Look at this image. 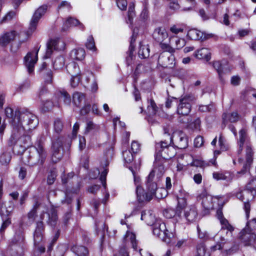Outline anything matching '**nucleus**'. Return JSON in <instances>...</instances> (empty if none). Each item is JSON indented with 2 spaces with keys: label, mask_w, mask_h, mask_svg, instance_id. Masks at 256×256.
<instances>
[{
  "label": "nucleus",
  "mask_w": 256,
  "mask_h": 256,
  "mask_svg": "<svg viewBox=\"0 0 256 256\" xmlns=\"http://www.w3.org/2000/svg\"><path fill=\"white\" fill-rule=\"evenodd\" d=\"M6 118L10 119L12 134L10 138L12 144H16L23 147L24 151L30 144V136L27 131L34 128L38 122L36 116L29 112H22L16 110L14 112L10 107L5 109Z\"/></svg>",
  "instance_id": "1"
},
{
  "label": "nucleus",
  "mask_w": 256,
  "mask_h": 256,
  "mask_svg": "<svg viewBox=\"0 0 256 256\" xmlns=\"http://www.w3.org/2000/svg\"><path fill=\"white\" fill-rule=\"evenodd\" d=\"M153 178L148 176L146 186L148 192H144V190L140 186L136 188L138 200L140 202L150 201L154 196L158 198H162L166 194V190L164 188H158L157 182Z\"/></svg>",
  "instance_id": "2"
},
{
  "label": "nucleus",
  "mask_w": 256,
  "mask_h": 256,
  "mask_svg": "<svg viewBox=\"0 0 256 256\" xmlns=\"http://www.w3.org/2000/svg\"><path fill=\"white\" fill-rule=\"evenodd\" d=\"M188 194L183 190H180L177 196L178 206L176 214L181 216L182 211L184 210V216L186 220L190 222L195 221L198 216V210L194 206H186V198Z\"/></svg>",
  "instance_id": "3"
},
{
  "label": "nucleus",
  "mask_w": 256,
  "mask_h": 256,
  "mask_svg": "<svg viewBox=\"0 0 256 256\" xmlns=\"http://www.w3.org/2000/svg\"><path fill=\"white\" fill-rule=\"evenodd\" d=\"M172 142V137H170L168 140H162L156 144V154L155 158L157 160H162L166 162V160L173 158L176 152L174 148L170 146V144Z\"/></svg>",
  "instance_id": "4"
},
{
  "label": "nucleus",
  "mask_w": 256,
  "mask_h": 256,
  "mask_svg": "<svg viewBox=\"0 0 256 256\" xmlns=\"http://www.w3.org/2000/svg\"><path fill=\"white\" fill-rule=\"evenodd\" d=\"M154 235L159 238L163 242L169 244L174 236L172 232H170L166 227L165 223L157 220L152 226Z\"/></svg>",
  "instance_id": "5"
},
{
  "label": "nucleus",
  "mask_w": 256,
  "mask_h": 256,
  "mask_svg": "<svg viewBox=\"0 0 256 256\" xmlns=\"http://www.w3.org/2000/svg\"><path fill=\"white\" fill-rule=\"evenodd\" d=\"M222 196H212L208 194L206 191H203L197 197L198 201H201L203 208L206 210H210L214 208V203L215 200H219L222 198Z\"/></svg>",
  "instance_id": "6"
},
{
  "label": "nucleus",
  "mask_w": 256,
  "mask_h": 256,
  "mask_svg": "<svg viewBox=\"0 0 256 256\" xmlns=\"http://www.w3.org/2000/svg\"><path fill=\"white\" fill-rule=\"evenodd\" d=\"M47 10L46 6L39 7L34 13L30 20V26L27 31V35L30 36L36 30L38 23L41 17L46 13Z\"/></svg>",
  "instance_id": "7"
},
{
  "label": "nucleus",
  "mask_w": 256,
  "mask_h": 256,
  "mask_svg": "<svg viewBox=\"0 0 256 256\" xmlns=\"http://www.w3.org/2000/svg\"><path fill=\"white\" fill-rule=\"evenodd\" d=\"M248 224L240 233V238L245 246H250L256 242V234Z\"/></svg>",
  "instance_id": "8"
},
{
  "label": "nucleus",
  "mask_w": 256,
  "mask_h": 256,
  "mask_svg": "<svg viewBox=\"0 0 256 256\" xmlns=\"http://www.w3.org/2000/svg\"><path fill=\"white\" fill-rule=\"evenodd\" d=\"M190 98L189 96H185L180 99L179 104L177 107V113L181 115L182 118L188 116V114L191 110Z\"/></svg>",
  "instance_id": "9"
},
{
  "label": "nucleus",
  "mask_w": 256,
  "mask_h": 256,
  "mask_svg": "<svg viewBox=\"0 0 256 256\" xmlns=\"http://www.w3.org/2000/svg\"><path fill=\"white\" fill-rule=\"evenodd\" d=\"M44 224L42 222H38L36 224V227L34 234V244L38 247V249L40 252L45 251V248L43 246H40V242L43 240Z\"/></svg>",
  "instance_id": "10"
},
{
  "label": "nucleus",
  "mask_w": 256,
  "mask_h": 256,
  "mask_svg": "<svg viewBox=\"0 0 256 256\" xmlns=\"http://www.w3.org/2000/svg\"><path fill=\"white\" fill-rule=\"evenodd\" d=\"M158 64L164 68H172L176 64L175 57L173 54L162 52L159 56Z\"/></svg>",
  "instance_id": "11"
},
{
  "label": "nucleus",
  "mask_w": 256,
  "mask_h": 256,
  "mask_svg": "<svg viewBox=\"0 0 256 256\" xmlns=\"http://www.w3.org/2000/svg\"><path fill=\"white\" fill-rule=\"evenodd\" d=\"M65 48V44L61 40H51L47 44V49L45 58H48L52 54L53 50H62Z\"/></svg>",
  "instance_id": "12"
},
{
  "label": "nucleus",
  "mask_w": 256,
  "mask_h": 256,
  "mask_svg": "<svg viewBox=\"0 0 256 256\" xmlns=\"http://www.w3.org/2000/svg\"><path fill=\"white\" fill-rule=\"evenodd\" d=\"M166 162L162 160H157L155 159L154 163V168L150 172L148 176L150 178H153L156 180H159L163 176L165 169L164 163Z\"/></svg>",
  "instance_id": "13"
},
{
  "label": "nucleus",
  "mask_w": 256,
  "mask_h": 256,
  "mask_svg": "<svg viewBox=\"0 0 256 256\" xmlns=\"http://www.w3.org/2000/svg\"><path fill=\"white\" fill-rule=\"evenodd\" d=\"M62 146V142L59 138L52 142L51 159L53 163H57L61 160L62 156V154L60 152Z\"/></svg>",
  "instance_id": "14"
},
{
  "label": "nucleus",
  "mask_w": 256,
  "mask_h": 256,
  "mask_svg": "<svg viewBox=\"0 0 256 256\" xmlns=\"http://www.w3.org/2000/svg\"><path fill=\"white\" fill-rule=\"evenodd\" d=\"M178 121L181 123L186 124L192 130H200V120L198 118L192 116H191L184 118L179 116L178 118Z\"/></svg>",
  "instance_id": "15"
},
{
  "label": "nucleus",
  "mask_w": 256,
  "mask_h": 256,
  "mask_svg": "<svg viewBox=\"0 0 256 256\" xmlns=\"http://www.w3.org/2000/svg\"><path fill=\"white\" fill-rule=\"evenodd\" d=\"M38 50L36 52H28L24 58L25 66L30 74L33 72L34 64L38 60Z\"/></svg>",
  "instance_id": "16"
},
{
  "label": "nucleus",
  "mask_w": 256,
  "mask_h": 256,
  "mask_svg": "<svg viewBox=\"0 0 256 256\" xmlns=\"http://www.w3.org/2000/svg\"><path fill=\"white\" fill-rule=\"evenodd\" d=\"M34 150L36 152V160L33 162V163L36 164H42L46 158V152L44 148V144L40 141H38L34 147Z\"/></svg>",
  "instance_id": "17"
},
{
  "label": "nucleus",
  "mask_w": 256,
  "mask_h": 256,
  "mask_svg": "<svg viewBox=\"0 0 256 256\" xmlns=\"http://www.w3.org/2000/svg\"><path fill=\"white\" fill-rule=\"evenodd\" d=\"M18 35V33L14 30L6 32L0 37V44L2 46L8 45L12 41L14 40Z\"/></svg>",
  "instance_id": "18"
},
{
  "label": "nucleus",
  "mask_w": 256,
  "mask_h": 256,
  "mask_svg": "<svg viewBox=\"0 0 256 256\" xmlns=\"http://www.w3.org/2000/svg\"><path fill=\"white\" fill-rule=\"evenodd\" d=\"M188 34L192 40H206L212 36V34H206L196 29L189 30Z\"/></svg>",
  "instance_id": "19"
},
{
  "label": "nucleus",
  "mask_w": 256,
  "mask_h": 256,
  "mask_svg": "<svg viewBox=\"0 0 256 256\" xmlns=\"http://www.w3.org/2000/svg\"><path fill=\"white\" fill-rule=\"evenodd\" d=\"M213 66L218 73L220 81L222 83H224V76L229 72L230 70L223 66L220 61L214 62Z\"/></svg>",
  "instance_id": "20"
},
{
  "label": "nucleus",
  "mask_w": 256,
  "mask_h": 256,
  "mask_svg": "<svg viewBox=\"0 0 256 256\" xmlns=\"http://www.w3.org/2000/svg\"><path fill=\"white\" fill-rule=\"evenodd\" d=\"M152 36L156 41L160 44L168 38V34L164 28H158L154 30Z\"/></svg>",
  "instance_id": "21"
},
{
  "label": "nucleus",
  "mask_w": 256,
  "mask_h": 256,
  "mask_svg": "<svg viewBox=\"0 0 256 256\" xmlns=\"http://www.w3.org/2000/svg\"><path fill=\"white\" fill-rule=\"evenodd\" d=\"M252 156L253 152L251 147L247 146L246 148V163L244 165L242 170L239 172L240 174H244L247 170L249 168L253 161Z\"/></svg>",
  "instance_id": "22"
},
{
  "label": "nucleus",
  "mask_w": 256,
  "mask_h": 256,
  "mask_svg": "<svg viewBox=\"0 0 256 256\" xmlns=\"http://www.w3.org/2000/svg\"><path fill=\"white\" fill-rule=\"evenodd\" d=\"M256 194V190L254 188H247L244 191L238 192L236 194V198L240 200L243 201L244 200H246L247 198H252L253 199Z\"/></svg>",
  "instance_id": "23"
},
{
  "label": "nucleus",
  "mask_w": 256,
  "mask_h": 256,
  "mask_svg": "<svg viewBox=\"0 0 256 256\" xmlns=\"http://www.w3.org/2000/svg\"><path fill=\"white\" fill-rule=\"evenodd\" d=\"M46 66V63L43 62L40 68V71L41 76L44 80L45 83L49 84L52 82V73L50 70H45Z\"/></svg>",
  "instance_id": "24"
},
{
  "label": "nucleus",
  "mask_w": 256,
  "mask_h": 256,
  "mask_svg": "<svg viewBox=\"0 0 256 256\" xmlns=\"http://www.w3.org/2000/svg\"><path fill=\"white\" fill-rule=\"evenodd\" d=\"M211 53L210 50L207 48H202L198 50L195 56L198 59L204 60L206 62L210 60L211 58Z\"/></svg>",
  "instance_id": "25"
},
{
  "label": "nucleus",
  "mask_w": 256,
  "mask_h": 256,
  "mask_svg": "<svg viewBox=\"0 0 256 256\" xmlns=\"http://www.w3.org/2000/svg\"><path fill=\"white\" fill-rule=\"evenodd\" d=\"M248 130L246 128H242L239 132V140L238 142V154H240L242 150L244 142L248 139Z\"/></svg>",
  "instance_id": "26"
},
{
  "label": "nucleus",
  "mask_w": 256,
  "mask_h": 256,
  "mask_svg": "<svg viewBox=\"0 0 256 256\" xmlns=\"http://www.w3.org/2000/svg\"><path fill=\"white\" fill-rule=\"evenodd\" d=\"M141 219L144 220L148 225L152 226L156 223V218L150 211L143 212L142 213Z\"/></svg>",
  "instance_id": "27"
},
{
  "label": "nucleus",
  "mask_w": 256,
  "mask_h": 256,
  "mask_svg": "<svg viewBox=\"0 0 256 256\" xmlns=\"http://www.w3.org/2000/svg\"><path fill=\"white\" fill-rule=\"evenodd\" d=\"M70 56L72 60H82L85 56V50L82 48L74 49L71 51Z\"/></svg>",
  "instance_id": "28"
},
{
  "label": "nucleus",
  "mask_w": 256,
  "mask_h": 256,
  "mask_svg": "<svg viewBox=\"0 0 256 256\" xmlns=\"http://www.w3.org/2000/svg\"><path fill=\"white\" fill-rule=\"evenodd\" d=\"M66 70L68 72L72 77L76 76H80V73L79 70V68L75 62H71L66 65Z\"/></svg>",
  "instance_id": "29"
},
{
  "label": "nucleus",
  "mask_w": 256,
  "mask_h": 256,
  "mask_svg": "<svg viewBox=\"0 0 256 256\" xmlns=\"http://www.w3.org/2000/svg\"><path fill=\"white\" fill-rule=\"evenodd\" d=\"M85 98L86 96L84 93L76 92L72 95V102L75 106L80 107L82 102H84Z\"/></svg>",
  "instance_id": "30"
},
{
  "label": "nucleus",
  "mask_w": 256,
  "mask_h": 256,
  "mask_svg": "<svg viewBox=\"0 0 256 256\" xmlns=\"http://www.w3.org/2000/svg\"><path fill=\"white\" fill-rule=\"evenodd\" d=\"M24 236L22 228H19L15 232L14 238L12 239V244L20 245L24 241Z\"/></svg>",
  "instance_id": "31"
},
{
  "label": "nucleus",
  "mask_w": 256,
  "mask_h": 256,
  "mask_svg": "<svg viewBox=\"0 0 256 256\" xmlns=\"http://www.w3.org/2000/svg\"><path fill=\"white\" fill-rule=\"evenodd\" d=\"M12 210V207H7L2 201L0 202V215L2 219L10 218Z\"/></svg>",
  "instance_id": "32"
},
{
  "label": "nucleus",
  "mask_w": 256,
  "mask_h": 256,
  "mask_svg": "<svg viewBox=\"0 0 256 256\" xmlns=\"http://www.w3.org/2000/svg\"><path fill=\"white\" fill-rule=\"evenodd\" d=\"M72 250L77 256H88L89 252L88 249L82 246H74L72 248Z\"/></svg>",
  "instance_id": "33"
},
{
  "label": "nucleus",
  "mask_w": 256,
  "mask_h": 256,
  "mask_svg": "<svg viewBox=\"0 0 256 256\" xmlns=\"http://www.w3.org/2000/svg\"><path fill=\"white\" fill-rule=\"evenodd\" d=\"M176 144L177 147L180 149L185 148L188 146L187 137L182 132L178 134Z\"/></svg>",
  "instance_id": "34"
},
{
  "label": "nucleus",
  "mask_w": 256,
  "mask_h": 256,
  "mask_svg": "<svg viewBox=\"0 0 256 256\" xmlns=\"http://www.w3.org/2000/svg\"><path fill=\"white\" fill-rule=\"evenodd\" d=\"M220 224L221 225L220 232L222 233L224 230H227L226 234H228L231 236L232 232L234 230V226L229 223L228 221L226 218L224 220H222L220 222Z\"/></svg>",
  "instance_id": "35"
},
{
  "label": "nucleus",
  "mask_w": 256,
  "mask_h": 256,
  "mask_svg": "<svg viewBox=\"0 0 256 256\" xmlns=\"http://www.w3.org/2000/svg\"><path fill=\"white\" fill-rule=\"evenodd\" d=\"M223 122L224 124L230 122H236L239 120V115L236 112H233L228 114H224L222 115Z\"/></svg>",
  "instance_id": "36"
},
{
  "label": "nucleus",
  "mask_w": 256,
  "mask_h": 256,
  "mask_svg": "<svg viewBox=\"0 0 256 256\" xmlns=\"http://www.w3.org/2000/svg\"><path fill=\"white\" fill-rule=\"evenodd\" d=\"M228 244V240L224 238L223 236H221L220 238V241L218 242V243L211 247L210 249L212 251H215L217 250L224 249L226 250L228 247L226 246V244Z\"/></svg>",
  "instance_id": "37"
},
{
  "label": "nucleus",
  "mask_w": 256,
  "mask_h": 256,
  "mask_svg": "<svg viewBox=\"0 0 256 256\" xmlns=\"http://www.w3.org/2000/svg\"><path fill=\"white\" fill-rule=\"evenodd\" d=\"M48 222L52 226H55L58 220L57 212L55 208H52L48 212Z\"/></svg>",
  "instance_id": "38"
},
{
  "label": "nucleus",
  "mask_w": 256,
  "mask_h": 256,
  "mask_svg": "<svg viewBox=\"0 0 256 256\" xmlns=\"http://www.w3.org/2000/svg\"><path fill=\"white\" fill-rule=\"evenodd\" d=\"M80 24V22L77 19L70 17L64 23V26L62 28V30L63 32H66L68 30L69 27L76 26Z\"/></svg>",
  "instance_id": "39"
},
{
  "label": "nucleus",
  "mask_w": 256,
  "mask_h": 256,
  "mask_svg": "<svg viewBox=\"0 0 256 256\" xmlns=\"http://www.w3.org/2000/svg\"><path fill=\"white\" fill-rule=\"evenodd\" d=\"M150 48L148 45H141L138 52V56L141 58H146L150 56Z\"/></svg>",
  "instance_id": "40"
},
{
  "label": "nucleus",
  "mask_w": 256,
  "mask_h": 256,
  "mask_svg": "<svg viewBox=\"0 0 256 256\" xmlns=\"http://www.w3.org/2000/svg\"><path fill=\"white\" fill-rule=\"evenodd\" d=\"M195 256H210V254L207 251L204 244H200L196 246V254Z\"/></svg>",
  "instance_id": "41"
},
{
  "label": "nucleus",
  "mask_w": 256,
  "mask_h": 256,
  "mask_svg": "<svg viewBox=\"0 0 256 256\" xmlns=\"http://www.w3.org/2000/svg\"><path fill=\"white\" fill-rule=\"evenodd\" d=\"M58 98L60 100H62L65 104L69 106L71 102V98L70 94L64 90L60 91Z\"/></svg>",
  "instance_id": "42"
},
{
  "label": "nucleus",
  "mask_w": 256,
  "mask_h": 256,
  "mask_svg": "<svg viewBox=\"0 0 256 256\" xmlns=\"http://www.w3.org/2000/svg\"><path fill=\"white\" fill-rule=\"evenodd\" d=\"M136 38V34H134V32L132 35V36L131 40L130 42V48H129V49H130L129 50H130L129 56L126 58V61L128 64H130L128 62L130 60H132V54L133 51L134 50V44L135 42Z\"/></svg>",
  "instance_id": "43"
},
{
  "label": "nucleus",
  "mask_w": 256,
  "mask_h": 256,
  "mask_svg": "<svg viewBox=\"0 0 256 256\" xmlns=\"http://www.w3.org/2000/svg\"><path fill=\"white\" fill-rule=\"evenodd\" d=\"M134 8V3L133 2H130L128 12V20L130 24L132 22L133 18L135 16Z\"/></svg>",
  "instance_id": "44"
},
{
  "label": "nucleus",
  "mask_w": 256,
  "mask_h": 256,
  "mask_svg": "<svg viewBox=\"0 0 256 256\" xmlns=\"http://www.w3.org/2000/svg\"><path fill=\"white\" fill-rule=\"evenodd\" d=\"M126 240H130L132 248L136 250L137 248V244L136 240V236L133 233L127 232L126 237Z\"/></svg>",
  "instance_id": "45"
},
{
  "label": "nucleus",
  "mask_w": 256,
  "mask_h": 256,
  "mask_svg": "<svg viewBox=\"0 0 256 256\" xmlns=\"http://www.w3.org/2000/svg\"><path fill=\"white\" fill-rule=\"evenodd\" d=\"M64 64V57L60 56L56 58L53 65L55 69L58 70L63 67Z\"/></svg>",
  "instance_id": "46"
},
{
  "label": "nucleus",
  "mask_w": 256,
  "mask_h": 256,
  "mask_svg": "<svg viewBox=\"0 0 256 256\" xmlns=\"http://www.w3.org/2000/svg\"><path fill=\"white\" fill-rule=\"evenodd\" d=\"M158 107L154 100H150V104L148 106V110L150 116L156 115L158 112Z\"/></svg>",
  "instance_id": "47"
},
{
  "label": "nucleus",
  "mask_w": 256,
  "mask_h": 256,
  "mask_svg": "<svg viewBox=\"0 0 256 256\" xmlns=\"http://www.w3.org/2000/svg\"><path fill=\"white\" fill-rule=\"evenodd\" d=\"M86 46L87 48L89 49L90 50H96L95 42L94 38L92 36H90L88 37L86 42Z\"/></svg>",
  "instance_id": "48"
},
{
  "label": "nucleus",
  "mask_w": 256,
  "mask_h": 256,
  "mask_svg": "<svg viewBox=\"0 0 256 256\" xmlns=\"http://www.w3.org/2000/svg\"><path fill=\"white\" fill-rule=\"evenodd\" d=\"M63 123L60 118H56L54 122V131L58 134L62 132L63 128Z\"/></svg>",
  "instance_id": "49"
},
{
  "label": "nucleus",
  "mask_w": 256,
  "mask_h": 256,
  "mask_svg": "<svg viewBox=\"0 0 256 256\" xmlns=\"http://www.w3.org/2000/svg\"><path fill=\"white\" fill-rule=\"evenodd\" d=\"M124 160L127 163L131 162L134 158L132 154L129 150H126L122 153Z\"/></svg>",
  "instance_id": "50"
},
{
  "label": "nucleus",
  "mask_w": 256,
  "mask_h": 256,
  "mask_svg": "<svg viewBox=\"0 0 256 256\" xmlns=\"http://www.w3.org/2000/svg\"><path fill=\"white\" fill-rule=\"evenodd\" d=\"M2 220V224L0 228V233L2 234L7 227L9 226L11 224V220L10 218H7Z\"/></svg>",
  "instance_id": "51"
},
{
  "label": "nucleus",
  "mask_w": 256,
  "mask_h": 256,
  "mask_svg": "<svg viewBox=\"0 0 256 256\" xmlns=\"http://www.w3.org/2000/svg\"><path fill=\"white\" fill-rule=\"evenodd\" d=\"M39 206V204L38 202L36 204L32 210L28 214V219L32 221H34L36 216V209Z\"/></svg>",
  "instance_id": "52"
},
{
  "label": "nucleus",
  "mask_w": 256,
  "mask_h": 256,
  "mask_svg": "<svg viewBox=\"0 0 256 256\" xmlns=\"http://www.w3.org/2000/svg\"><path fill=\"white\" fill-rule=\"evenodd\" d=\"M170 2L168 4L169 8L174 11L178 10L180 6L178 2V0H170Z\"/></svg>",
  "instance_id": "53"
},
{
  "label": "nucleus",
  "mask_w": 256,
  "mask_h": 256,
  "mask_svg": "<svg viewBox=\"0 0 256 256\" xmlns=\"http://www.w3.org/2000/svg\"><path fill=\"white\" fill-rule=\"evenodd\" d=\"M160 44L161 48L164 50L163 52L173 54L175 51L174 49L168 44L162 43V42L160 43Z\"/></svg>",
  "instance_id": "54"
},
{
  "label": "nucleus",
  "mask_w": 256,
  "mask_h": 256,
  "mask_svg": "<svg viewBox=\"0 0 256 256\" xmlns=\"http://www.w3.org/2000/svg\"><path fill=\"white\" fill-rule=\"evenodd\" d=\"M56 177V170L54 169L50 171V174H48V184H54Z\"/></svg>",
  "instance_id": "55"
},
{
  "label": "nucleus",
  "mask_w": 256,
  "mask_h": 256,
  "mask_svg": "<svg viewBox=\"0 0 256 256\" xmlns=\"http://www.w3.org/2000/svg\"><path fill=\"white\" fill-rule=\"evenodd\" d=\"M116 4L120 10H124L126 8L128 2L126 0H117Z\"/></svg>",
  "instance_id": "56"
},
{
  "label": "nucleus",
  "mask_w": 256,
  "mask_h": 256,
  "mask_svg": "<svg viewBox=\"0 0 256 256\" xmlns=\"http://www.w3.org/2000/svg\"><path fill=\"white\" fill-rule=\"evenodd\" d=\"M108 172V170L106 168H104L103 171L102 172L100 180L102 182L103 186L106 188V176Z\"/></svg>",
  "instance_id": "57"
},
{
  "label": "nucleus",
  "mask_w": 256,
  "mask_h": 256,
  "mask_svg": "<svg viewBox=\"0 0 256 256\" xmlns=\"http://www.w3.org/2000/svg\"><path fill=\"white\" fill-rule=\"evenodd\" d=\"M204 144L203 138L201 136H198L194 140V145L196 148H200Z\"/></svg>",
  "instance_id": "58"
},
{
  "label": "nucleus",
  "mask_w": 256,
  "mask_h": 256,
  "mask_svg": "<svg viewBox=\"0 0 256 256\" xmlns=\"http://www.w3.org/2000/svg\"><path fill=\"white\" fill-rule=\"evenodd\" d=\"M131 149L133 153L138 152L140 149V144L136 141H133L132 142Z\"/></svg>",
  "instance_id": "59"
},
{
  "label": "nucleus",
  "mask_w": 256,
  "mask_h": 256,
  "mask_svg": "<svg viewBox=\"0 0 256 256\" xmlns=\"http://www.w3.org/2000/svg\"><path fill=\"white\" fill-rule=\"evenodd\" d=\"M96 125L90 120H88L86 122V132L88 133L90 130L95 129L96 128Z\"/></svg>",
  "instance_id": "60"
},
{
  "label": "nucleus",
  "mask_w": 256,
  "mask_h": 256,
  "mask_svg": "<svg viewBox=\"0 0 256 256\" xmlns=\"http://www.w3.org/2000/svg\"><path fill=\"white\" fill-rule=\"evenodd\" d=\"M213 178L218 180L226 179V176L224 174L218 172L213 173Z\"/></svg>",
  "instance_id": "61"
},
{
  "label": "nucleus",
  "mask_w": 256,
  "mask_h": 256,
  "mask_svg": "<svg viewBox=\"0 0 256 256\" xmlns=\"http://www.w3.org/2000/svg\"><path fill=\"white\" fill-rule=\"evenodd\" d=\"M170 30L173 34H178L180 32H182L184 29L181 27L174 25L170 28Z\"/></svg>",
  "instance_id": "62"
},
{
  "label": "nucleus",
  "mask_w": 256,
  "mask_h": 256,
  "mask_svg": "<svg viewBox=\"0 0 256 256\" xmlns=\"http://www.w3.org/2000/svg\"><path fill=\"white\" fill-rule=\"evenodd\" d=\"M80 76H76L74 77L72 76L70 80V84L72 86L73 88L76 87L80 82Z\"/></svg>",
  "instance_id": "63"
},
{
  "label": "nucleus",
  "mask_w": 256,
  "mask_h": 256,
  "mask_svg": "<svg viewBox=\"0 0 256 256\" xmlns=\"http://www.w3.org/2000/svg\"><path fill=\"white\" fill-rule=\"evenodd\" d=\"M91 109V106L90 104H85L80 110L82 115H86L88 114Z\"/></svg>",
  "instance_id": "64"
}]
</instances>
